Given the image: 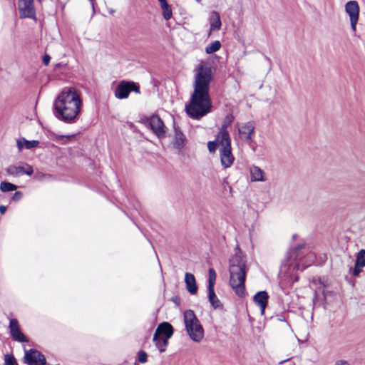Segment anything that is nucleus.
<instances>
[{
    "instance_id": "nucleus-1",
    "label": "nucleus",
    "mask_w": 365,
    "mask_h": 365,
    "mask_svg": "<svg viewBox=\"0 0 365 365\" xmlns=\"http://www.w3.org/2000/svg\"><path fill=\"white\" fill-rule=\"evenodd\" d=\"M212 78L211 67L205 66L202 63L196 66L193 91L189 103L185 106V110L190 118L200 119L210 112L212 101L209 91Z\"/></svg>"
},
{
    "instance_id": "nucleus-2",
    "label": "nucleus",
    "mask_w": 365,
    "mask_h": 365,
    "mask_svg": "<svg viewBox=\"0 0 365 365\" xmlns=\"http://www.w3.org/2000/svg\"><path fill=\"white\" fill-rule=\"evenodd\" d=\"M83 103L80 93L75 88H65L53 103V114L66 123H73L80 115Z\"/></svg>"
},
{
    "instance_id": "nucleus-3",
    "label": "nucleus",
    "mask_w": 365,
    "mask_h": 365,
    "mask_svg": "<svg viewBox=\"0 0 365 365\" xmlns=\"http://www.w3.org/2000/svg\"><path fill=\"white\" fill-rule=\"evenodd\" d=\"M248 270L247 259L240 249L230 259V285L240 297H244L245 292V279Z\"/></svg>"
},
{
    "instance_id": "nucleus-4",
    "label": "nucleus",
    "mask_w": 365,
    "mask_h": 365,
    "mask_svg": "<svg viewBox=\"0 0 365 365\" xmlns=\"http://www.w3.org/2000/svg\"><path fill=\"white\" fill-rule=\"evenodd\" d=\"M184 323L190 339L195 342L201 341L204 337V329L192 310L184 312Z\"/></svg>"
},
{
    "instance_id": "nucleus-5",
    "label": "nucleus",
    "mask_w": 365,
    "mask_h": 365,
    "mask_svg": "<svg viewBox=\"0 0 365 365\" xmlns=\"http://www.w3.org/2000/svg\"><path fill=\"white\" fill-rule=\"evenodd\" d=\"M131 91L140 93L139 86L133 81H121L114 90V96L118 99H125L128 98Z\"/></svg>"
},
{
    "instance_id": "nucleus-6",
    "label": "nucleus",
    "mask_w": 365,
    "mask_h": 365,
    "mask_svg": "<svg viewBox=\"0 0 365 365\" xmlns=\"http://www.w3.org/2000/svg\"><path fill=\"white\" fill-rule=\"evenodd\" d=\"M147 122L153 133L158 138H164L165 137L167 128L158 115H153L147 119Z\"/></svg>"
},
{
    "instance_id": "nucleus-7",
    "label": "nucleus",
    "mask_w": 365,
    "mask_h": 365,
    "mask_svg": "<svg viewBox=\"0 0 365 365\" xmlns=\"http://www.w3.org/2000/svg\"><path fill=\"white\" fill-rule=\"evenodd\" d=\"M345 11L349 16L351 30L355 32L359 16V6L356 1H349L345 4Z\"/></svg>"
},
{
    "instance_id": "nucleus-8",
    "label": "nucleus",
    "mask_w": 365,
    "mask_h": 365,
    "mask_svg": "<svg viewBox=\"0 0 365 365\" xmlns=\"http://www.w3.org/2000/svg\"><path fill=\"white\" fill-rule=\"evenodd\" d=\"M255 125L254 122L249 121L241 124L238 127L240 137L242 140L251 144L254 141L255 134Z\"/></svg>"
},
{
    "instance_id": "nucleus-9",
    "label": "nucleus",
    "mask_w": 365,
    "mask_h": 365,
    "mask_svg": "<svg viewBox=\"0 0 365 365\" xmlns=\"http://www.w3.org/2000/svg\"><path fill=\"white\" fill-rule=\"evenodd\" d=\"M24 361L29 365H46L45 356L36 349L25 350Z\"/></svg>"
},
{
    "instance_id": "nucleus-10",
    "label": "nucleus",
    "mask_w": 365,
    "mask_h": 365,
    "mask_svg": "<svg viewBox=\"0 0 365 365\" xmlns=\"http://www.w3.org/2000/svg\"><path fill=\"white\" fill-rule=\"evenodd\" d=\"M18 8L21 19L35 17L36 11L34 0H19Z\"/></svg>"
},
{
    "instance_id": "nucleus-11",
    "label": "nucleus",
    "mask_w": 365,
    "mask_h": 365,
    "mask_svg": "<svg viewBox=\"0 0 365 365\" xmlns=\"http://www.w3.org/2000/svg\"><path fill=\"white\" fill-rule=\"evenodd\" d=\"M11 337L19 342H28L26 336L21 332L20 325L16 319H11L9 326Z\"/></svg>"
},
{
    "instance_id": "nucleus-12",
    "label": "nucleus",
    "mask_w": 365,
    "mask_h": 365,
    "mask_svg": "<svg viewBox=\"0 0 365 365\" xmlns=\"http://www.w3.org/2000/svg\"><path fill=\"white\" fill-rule=\"evenodd\" d=\"M215 141L220 148H227L231 147V139L228 131L227 130V125L223 124L219 133H217Z\"/></svg>"
},
{
    "instance_id": "nucleus-13",
    "label": "nucleus",
    "mask_w": 365,
    "mask_h": 365,
    "mask_svg": "<svg viewBox=\"0 0 365 365\" xmlns=\"http://www.w3.org/2000/svg\"><path fill=\"white\" fill-rule=\"evenodd\" d=\"M6 173L9 175L14 177H19L22 175H27L30 176L33 174L34 170L33 168L28 164H25L24 166L10 165L6 168Z\"/></svg>"
},
{
    "instance_id": "nucleus-14",
    "label": "nucleus",
    "mask_w": 365,
    "mask_h": 365,
    "mask_svg": "<svg viewBox=\"0 0 365 365\" xmlns=\"http://www.w3.org/2000/svg\"><path fill=\"white\" fill-rule=\"evenodd\" d=\"M220 161L224 168H230L235 160V158L232 153V148H220Z\"/></svg>"
},
{
    "instance_id": "nucleus-15",
    "label": "nucleus",
    "mask_w": 365,
    "mask_h": 365,
    "mask_svg": "<svg viewBox=\"0 0 365 365\" xmlns=\"http://www.w3.org/2000/svg\"><path fill=\"white\" fill-rule=\"evenodd\" d=\"M268 299L269 295L266 291L258 292L255 294L253 297L255 303L259 306L262 315L264 314V310L268 303Z\"/></svg>"
},
{
    "instance_id": "nucleus-16",
    "label": "nucleus",
    "mask_w": 365,
    "mask_h": 365,
    "mask_svg": "<svg viewBox=\"0 0 365 365\" xmlns=\"http://www.w3.org/2000/svg\"><path fill=\"white\" fill-rule=\"evenodd\" d=\"M173 334V328L168 322L160 323L155 331V339H157L158 335H160L170 339Z\"/></svg>"
},
{
    "instance_id": "nucleus-17",
    "label": "nucleus",
    "mask_w": 365,
    "mask_h": 365,
    "mask_svg": "<svg viewBox=\"0 0 365 365\" xmlns=\"http://www.w3.org/2000/svg\"><path fill=\"white\" fill-rule=\"evenodd\" d=\"M249 173L251 182H264L267 180L265 173L258 166H250Z\"/></svg>"
},
{
    "instance_id": "nucleus-18",
    "label": "nucleus",
    "mask_w": 365,
    "mask_h": 365,
    "mask_svg": "<svg viewBox=\"0 0 365 365\" xmlns=\"http://www.w3.org/2000/svg\"><path fill=\"white\" fill-rule=\"evenodd\" d=\"M221 25L219 14L216 11H212L210 17V31L208 36L211 35L212 31H219L221 28Z\"/></svg>"
},
{
    "instance_id": "nucleus-19",
    "label": "nucleus",
    "mask_w": 365,
    "mask_h": 365,
    "mask_svg": "<svg viewBox=\"0 0 365 365\" xmlns=\"http://www.w3.org/2000/svg\"><path fill=\"white\" fill-rule=\"evenodd\" d=\"M185 282L187 291L191 294H195L197 293V287L196 284L195 276L192 274L188 273V272L185 273Z\"/></svg>"
},
{
    "instance_id": "nucleus-20",
    "label": "nucleus",
    "mask_w": 365,
    "mask_h": 365,
    "mask_svg": "<svg viewBox=\"0 0 365 365\" xmlns=\"http://www.w3.org/2000/svg\"><path fill=\"white\" fill-rule=\"evenodd\" d=\"M174 147L180 150L184 147L185 141V135L181 132V130L179 129L178 127L174 125Z\"/></svg>"
},
{
    "instance_id": "nucleus-21",
    "label": "nucleus",
    "mask_w": 365,
    "mask_h": 365,
    "mask_svg": "<svg viewBox=\"0 0 365 365\" xmlns=\"http://www.w3.org/2000/svg\"><path fill=\"white\" fill-rule=\"evenodd\" d=\"M39 142L38 140H28L25 138H20L17 140V147L19 150H21L23 148L26 149H31L36 148L38 145Z\"/></svg>"
},
{
    "instance_id": "nucleus-22",
    "label": "nucleus",
    "mask_w": 365,
    "mask_h": 365,
    "mask_svg": "<svg viewBox=\"0 0 365 365\" xmlns=\"http://www.w3.org/2000/svg\"><path fill=\"white\" fill-rule=\"evenodd\" d=\"M208 299L211 306L215 309H222V304L220 302V299L216 296L214 289H208Z\"/></svg>"
},
{
    "instance_id": "nucleus-23",
    "label": "nucleus",
    "mask_w": 365,
    "mask_h": 365,
    "mask_svg": "<svg viewBox=\"0 0 365 365\" xmlns=\"http://www.w3.org/2000/svg\"><path fill=\"white\" fill-rule=\"evenodd\" d=\"M153 342L155 346L159 349L160 352H164L165 347L168 344V339L165 336L158 335L157 339H155V334L153 335Z\"/></svg>"
},
{
    "instance_id": "nucleus-24",
    "label": "nucleus",
    "mask_w": 365,
    "mask_h": 365,
    "mask_svg": "<svg viewBox=\"0 0 365 365\" xmlns=\"http://www.w3.org/2000/svg\"><path fill=\"white\" fill-rule=\"evenodd\" d=\"M303 248L302 245L296 247L294 250L290 252V257L294 260H298L302 262V258L304 257V251H302Z\"/></svg>"
},
{
    "instance_id": "nucleus-25",
    "label": "nucleus",
    "mask_w": 365,
    "mask_h": 365,
    "mask_svg": "<svg viewBox=\"0 0 365 365\" xmlns=\"http://www.w3.org/2000/svg\"><path fill=\"white\" fill-rule=\"evenodd\" d=\"M161 9L163 11V16L165 20H169L172 18V9L170 6L168 4L167 1L160 4Z\"/></svg>"
},
{
    "instance_id": "nucleus-26",
    "label": "nucleus",
    "mask_w": 365,
    "mask_h": 365,
    "mask_svg": "<svg viewBox=\"0 0 365 365\" xmlns=\"http://www.w3.org/2000/svg\"><path fill=\"white\" fill-rule=\"evenodd\" d=\"M220 48H221L220 41H215L205 47V52L207 54H211V53H213L217 51L218 50H220Z\"/></svg>"
},
{
    "instance_id": "nucleus-27",
    "label": "nucleus",
    "mask_w": 365,
    "mask_h": 365,
    "mask_svg": "<svg viewBox=\"0 0 365 365\" xmlns=\"http://www.w3.org/2000/svg\"><path fill=\"white\" fill-rule=\"evenodd\" d=\"M355 264L358 267H365V250H361L356 255Z\"/></svg>"
},
{
    "instance_id": "nucleus-28",
    "label": "nucleus",
    "mask_w": 365,
    "mask_h": 365,
    "mask_svg": "<svg viewBox=\"0 0 365 365\" xmlns=\"http://www.w3.org/2000/svg\"><path fill=\"white\" fill-rule=\"evenodd\" d=\"M208 276V289H213L216 281V272L213 268L209 269Z\"/></svg>"
},
{
    "instance_id": "nucleus-29",
    "label": "nucleus",
    "mask_w": 365,
    "mask_h": 365,
    "mask_svg": "<svg viewBox=\"0 0 365 365\" xmlns=\"http://www.w3.org/2000/svg\"><path fill=\"white\" fill-rule=\"evenodd\" d=\"M16 188H17L16 185L11 183V182H1L0 184V190L4 192L14 191V190H16Z\"/></svg>"
},
{
    "instance_id": "nucleus-30",
    "label": "nucleus",
    "mask_w": 365,
    "mask_h": 365,
    "mask_svg": "<svg viewBox=\"0 0 365 365\" xmlns=\"http://www.w3.org/2000/svg\"><path fill=\"white\" fill-rule=\"evenodd\" d=\"M5 365H18L17 361L12 354L5 355Z\"/></svg>"
},
{
    "instance_id": "nucleus-31",
    "label": "nucleus",
    "mask_w": 365,
    "mask_h": 365,
    "mask_svg": "<svg viewBox=\"0 0 365 365\" xmlns=\"http://www.w3.org/2000/svg\"><path fill=\"white\" fill-rule=\"evenodd\" d=\"M75 137V135H57L55 136V139L56 140H62V144H66L68 140L72 139Z\"/></svg>"
},
{
    "instance_id": "nucleus-32",
    "label": "nucleus",
    "mask_w": 365,
    "mask_h": 365,
    "mask_svg": "<svg viewBox=\"0 0 365 365\" xmlns=\"http://www.w3.org/2000/svg\"><path fill=\"white\" fill-rule=\"evenodd\" d=\"M217 147L219 146L217 145V143L215 141V140L213 141H209L207 143V148L210 153H214Z\"/></svg>"
},
{
    "instance_id": "nucleus-33",
    "label": "nucleus",
    "mask_w": 365,
    "mask_h": 365,
    "mask_svg": "<svg viewBox=\"0 0 365 365\" xmlns=\"http://www.w3.org/2000/svg\"><path fill=\"white\" fill-rule=\"evenodd\" d=\"M147 354L146 352L141 351L138 353V361L140 363H145L147 361Z\"/></svg>"
},
{
    "instance_id": "nucleus-34",
    "label": "nucleus",
    "mask_w": 365,
    "mask_h": 365,
    "mask_svg": "<svg viewBox=\"0 0 365 365\" xmlns=\"http://www.w3.org/2000/svg\"><path fill=\"white\" fill-rule=\"evenodd\" d=\"M23 194L20 191H16L12 196V200L17 202L21 199Z\"/></svg>"
},
{
    "instance_id": "nucleus-35",
    "label": "nucleus",
    "mask_w": 365,
    "mask_h": 365,
    "mask_svg": "<svg viewBox=\"0 0 365 365\" xmlns=\"http://www.w3.org/2000/svg\"><path fill=\"white\" fill-rule=\"evenodd\" d=\"M362 268H363L362 267H358L355 264V267L352 272V274L354 277H358L359 275V274L361 272Z\"/></svg>"
},
{
    "instance_id": "nucleus-36",
    "label": "nucleus",
    "mask_w": 365,
    "mask_h": 365,
    "mask_svg": "<svg viewBox=\"0 0 365 365\" xmlns=\"http://www.w3.org/2000/svg\"><path fill=\"white\" fill-rule=\"evenodd\" d=\"M334 365H350V364L347 361L341 359V360H337L336 361H335Z\"/></svg>"
},
{
    "instance_id": "nucleus-37",
    "label": "nucleus",
    "mask_w": 365,
    "mask_h": 365,
    "mask_svg": "<svg viewBox=\"0 0 365 365\" xmlns=\"http://www.w3.org/2000/svg\"><path fill=\"white\" fill-rule=\"evenodd\" d=\"M50 56L47 54L44 55L43 58V63L47 66L48 65L49 62H50Z\"/></svg>"
},
{
    "instance_id": "nucleus-38",
    "label": "nucleus",
    "mask_w": 365,
    "mask_h": 365,
    "mask_svg": "<svg viewBox=\"0 0 365 365\" xmlns=\"http://www.w3.org/2000/svg\"><path fill=\"white\" fill-rule=\"evenodd\" d=\"M232 116L227 115L225 120V122L223 124L227 125V127L229 125V124L232 121Z\"/></svg>"
},
{
    "instance_id": "nucleus-39",
    "label": "nucleus",
    "mask_w": 365,
    "mask_h": 365,
    "mask_svg": "<svg viewBox=\"0 0 365 365\" xmlns=\"http://www.w3.org/2000/svg\"><path fill=\"white\" fill-rule=\"evenodd\" d=\"M6 207L4 205H1L0 206V213L3 215L6 212Z\"/></svg>"
},
{
    "instance_id": "nucleus-40",
    "label": "nucleus",
    "mask_w": 365,
    "mask_h": 365,
    "mask_svg": "<svg viewBox=\"0 0 365 365\" xmlns=\"http://www.w3.org/2000/svg\"><path fill=\"white\" fill-rule=\"evenodd\" d=\"M294 269H300V264H297L294 266Z\"/></svg>"
},
{
    "instance_id": "nucleus-41",
    "label": "nucleus",
    "mask_w": 365,
    "mask_h": 365,
    "mask_svg": "<svg viewBox=\"0 0 365 365\" xmlns=\"http://www.w3.org/2000/svg\"><path fill=\"white\" fill-rule=\"evenodd\" d=\"M310 264H307V265H303L302 268V270H303L304 269H305L307 267H308Z\"/></svg>"
},
{
    "instance_id": "nucleus-42",
    "label": "nucleus",
    "mask_w": 365,
    "mask_h": 365,
    "mask_svg": "<svg viewBox=\"0 0 365 365\" xmlns=\"http://www.w3.org/2000/svg\"><path fill=\"white\" fill-rule=\"evenodd\" d=\"M160 1V3H163V1H165L166 0H158Z\"/></svg>"
},
{
    "instance_id": "nucleus-43",
    "label": "nucleus",
    "mask_w": 365,
    "mask_h": 365,
    "mask_svg": "<svg viewBox=\"0 0 365 365\" xmlns=\"http://www.w3.org/2000/svg\"><path fill=\"white\" fill-rule=\"evenodd\" d=\"M292 237H293V239H295L296 238V235H293Z\"/></svg>"
},
{
    "instance_id": "nucleus-44",
    "label": "nucleus",
    "mask_w": 365,
    "mask_h": 365,
    "mask_svg": "<svg viewBox=\"0 0 365 365\" xmlns=\"http://www.w3.org/2000/svg\"><path fill=\"white\" fill-rule=\"evenodd\" d=\"M90 1H91V3H92V5L93 6V0H90Z\"/></svg>"
},
{
    "instance_id": "nucleus-45",
    "label": "nucleus",
    "mask_w": 365,
    "mask_h": 365,
    "mask_svg": "<svg viewBox=\"0 0 365 365\" xmlns=\"http://www.w3.org/2000/svg\"><path fill=\"white\" fill-rule=\"evenodd\" d=\"M201 0H196V1L200 2Z\"/></svg>"
}]
</instances>
